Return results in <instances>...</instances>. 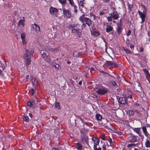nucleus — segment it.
Returning a JSON list of instances; mask_svg holds the SVG:
<instances>
[{
	"label": "nucleus",
	"instance_id": "23",
	"mask_svg": "<svg viewBox=\"0 0 150 150\" xmlns=\"http://www.w3.org/2000/svg\"><path fill=\"white\" fill-rule=\"evenodd\" d=\"M32 82L34 85H36L38 83V81L34 78L32 79Z\"/></svg>",
	"mask_w": 150,
	"mask_h": 150
},
{
	"label": "nucleus",
	"instance_id": "10",
	"mask_svg": "<svg viewBox=\"0 0 150 150\" xmlns=\"http://www.w3.org/2000/svg\"><path fill=\"white\" fill-rule=\"evenodd\" d=\"M25 25L24 18L23 17L22 19L19 20V22L18 24V26L20 28H23Z\"/></svg>",
	"mask_w": 150,
	"mask_h": 150
},
{
	"label": "nucleus",
	"instance_id": "49",
	"mask_svg": "<svg viewBox=\"0 0 150 150\" xmlns=\"http://www.w3.org/2000/svg\"><path fill=\"white\" fill-rule=\"evenodd\" d=\"M108 142H109L110 143V145H111V144H112V139H110L109 140H108Z\"/></svg>",
	"mask_w": 150,
	"mask_h": 150
},
{
	"label": "nucleus",
	"instance_id": "13",
	"mask_svg": "<svg viewBox=\"0 0 150 150\" xmlns=\"http://www.w3.org/2000/svg\"><path fill=\"white\" fill-rule=\"evenodd\" d=\"M117 30L118 34L120 33L122 30V24H117Z\"/></svg>",
	"mask_w": 150,
	"mask_h": 150
},
{
	"label": "nucleus",
	"instance_id": "15",
	"mask_svg": "<svg viewBox=\"0 0 150 150\" xmlns=\"http://www.w3.org/2000/svg\"><path fill=\"white\" fill-rule=\"evenodd\" d=\"M1 66L2 67L3 70H4L6 66V64L5 61L3 59L2 61H0Z\"/></svg>",
	"mask_w": 150,
	"mask_h": 150
},
{
	"label": "nucleus",
	"instance_id": "62",
	"mask_svg": "<svg viewBox=\"0 0 150 150\" xmlns=\"http://www.w3.org/2000/svg\"><path fill=\"white\" fill-rule=\"evenodd\" d=\"M82 83V81H80L79 82V84L80 85H81Z\"/></svg>",
	"mask_w": 150,
	"mask_h": 150
},
{
	"label": "nucleus",
	"instance_id": "2",
	"mask_svg": "<svg viewBox=\"0 0 150 150\" xmlns=\"http://www.w3.org/2000/svg\"><path fill=\"white\" fill-rule=\"evenodd\" d=\"M85 16V15L83 14L79 17V19L82 23H85L86 24L90 27L92 25V21L90 18Z\"/></svg>",
	"mask_w": 150,
	"mask_h": 150
},
{
	"label": "nucleus",
	"instance_id": "43",
	"mask_svg": "<svg viewBox=\"0 0 150 150\" xmlns=\"http://www.w3.org/2000/svg\"><path fill=\"white\" fill-rule=\"evenodd\" d=\"M112 17L111 16H108L107 17V19L108 21L109 22H111L112 21Z\"/></svg>",
	"mask_w": 150,
	"mask_h": 150
},
{
	"label": "nucleus",
	"instance_id": "18",
	"mask_svg": "<svg viewBox=\"0 0 150 150\" xmlns=\"http://www.w3.org/2000/svg\"><path fill=\"white\" fill-rule=\"evenodd\" d=\"M113 64L115 66V64L113 62L110 61H106L105 63V65L107 66H112Z\"/></svg>",
	"mask_w": 150,
	"mask_h": 150
},
{
	"label": "nucleus",
	"instance_id": "59",
	"mask_svg": "<svg viewBox=\"0 0 150 150\" xmlns=\"http://www.w3.org/2000/svg\"><path fill=\"white\" fill-rule=\"evenodd\" d=\"M103 2L105 3H107L109 1V0H103Z\"/></svg>",
	"mask_w": 150,
	"mask_h": 150
},
{
	"label": "nucleus",
	"instance_id": "16",
	"mask_svg": "<svg viewBox=\"0 0 150 150\" xmlns=\"http://www.w3.org/2000/svg\"><path fill=\"white\" fill-rule=\"evenodd\" d=\"M142 129L143 133H144L145 136L147 137H149V133L147 132L146 128L144 126L142 127Z\"/></svg>",
	"mask_w": 150,
	"mask_h": 150
},
{
	"label": "nucleus",
	"instance_id": "50",
	"mask_svg": "<svg viewBox=\"0 0 150 150\" xmlns=\"http://www.w3.org/2000/svg\"><path fill=\"white\" fill-rule=\"evenodd\" d=\"M131 33V30H129L128 31L127 33V36L129 35Z\"/></svg>",
	"mask_w": 150,
	"mask_h": 150
},
{
	"label": "nucleus",
	"instance_id": "32",
	"mask_svg": "<svg viewBox=\"0 0 150 150\" xmlns=\"http://www.w3.org/2000/svg\"><path fill=\"white\" fill-rule=\"evenodd\" d=\"M110 85H113L115 86H117V84L116 83L115 81H110Z\"/></svg>",
	"mask_w": 150,
	"mask_h": 150
},
{
	"label": "nucleus",
	"instance_id": "28",
	"mask_svg": "<svg viewBox=\"0 0 150 150\" xmlns=\"http://www.w3.org/2000/svg\"><path fill=\"white\" fill-rule=\"evenodd\" d=\"M34 25L35 26V30L36 31H40V27L39 25L37 24H34Z\"/></svg>",
	"mask_w": 150,
	"mask_h": 150
},
{
	"label": "nucleus",
	"instance_id": "36",
	"mask_svg": "<svg viewBox=\"0 0 150 150\" xmlns=\"http://www.w3.org/2000/svg\"><path fill=\"white\" fill-rule=\"evenodd\" d=\"M90 16L91 17H93V19L94 20H96L97 19V18H98V17L96 16V15L92 14V13H90Z\"/></svg>",
	"mask_w": 150,
	"mask_h": 150
},
{
	"label": "nucleus",
	"instance_id": "33",
	"mask_svg": "<svg viewBox=\"0 0 150 150\" xmlns=\"http://www.w3.org/2000/svg\"><path fill=\"white\" fill-rule=\"evenodd\" d=\"M44 59L45 61L48 62H50L51 61V59L48 56H47L45 58H44Z\"/></svg>",
	"mask_w": 150,
	"mask_h": 150
},
{
	"label": "nucleus",
	"instance_id": "63",
	"mask_svg": "<svg viewBox=\"0 0 150 150\" xmlns=\"http://www.w3.org/2000/svg\"><path fill=\"white\" fill-rule=\"evenodd\" d=\"M52 150H59L58 149H56V148H53L52 149Z\"/></svg>",
	"mask_w": 150,
	"mask_h": 150
},
{
	"label": "nucleus",
	"instance_id": "34",
	"mask_svg": "<svg viewBox=\"0 0 150 150\" xmlns=\"http://www.w3.org/2000/svg\"><path fill=\"white\" fill-rule=\"evenodd\" d=\"M53 67H55L56 69H59V64L55 63L53 64Z\"/></svg>",
	"mask_w": 150,
	"mask_h": 150
},
{
	"label": "nucleus",
	"instance_id": "6",
	"mask_svg": "<svg viewBox=\"0 0 150 150\" xmlns=\"http://www.w3.org/2000/svg\"><path fill=\"white\" fill-rule=\"evenodd\" d=\"M108 90L107 88H102L98 89L96 91L97 93L99 94H104L108 92Z\"/></svg>",
	"mask_w": 150,
	"mask_h": 150
},
{
	"label": "nucleus",
	"instance_id": "22",
	"mask_svg": "<svg viewBox=\"0 0 150 150\" xmlns=\"http://www.w3.org/2000/svg\"><path fill=\"white\" fill-rule=\"evenodd\" d=\"M76 148L79 150H81L82 149L81 144L79 143H77L76 146Z\"/></svg>",
	"mask_w": 150,
	"mask_h": 150
},
{
	"label": "nucleus",
	"instance_id": "5",
	"mask_svg": "<svg viewBox=\"0 0 150 150\" xmlns=\"http://www.w3.org/2000/svg\"><path fill=\"white\" fill-rule=\"evenodd\" d=\"M58 9L55 8L51 7L50 8V13L52 15H54L56 17L57 16Z\"/></svg>",
	"mask_w": 150,
	"mask_h": 150
},
{
	"label": "nucleus",
	"instance_id": "27",
	"mask_svg": "<svg viewBox=\"0 0 150 150\" xmlns=\"http://www.w3.org/2000/svg\"><path fill=\"white\" fill-rule=\"evenodd\" d=\"M26 34L24 33H22L21 34V40H23L25 39Z\"/></svg>",
	"mask_w": 150,
	"mask_h": 150
},
{
	"label": "nucleus",
	"instance_id": "31",
	"mask_svg": "<svg viewBox=\"0 0 150 150\" xmlns=\"http://www.w3.org/2000/svg\"><path fill=\"white\" fill-rule=\"evenodd\" d=\"M55 107L58 109L60 108V103L58 102H56L54 104Z\"/></svg>",
	"mask_w": 150,
	"mask_h": 150
},
{
	"label": "nucleus",
	"instance_id": "53",
	"mask_svg": "<svg viewBox=\"0 0 150 150\" xmlns=\"http://www.w3.org/2000/svg\"><path fill=\"white\" fill-rule=\"evenodd\" d=\"M98 144H94V146H93L94 149L96 148L97 145H98Z\"/></svg>",
	"mask_w": 150,
	"mask_h": 150
},
{
	"label": "nucleus",
	"instance_id": "3",
	"mask_svg": "<svg viewBox=\"0 0 150 150\" xmlns=\"http://www.w3.org/2000/svg\"><path fill=\"white\" fill-rule=\"evenodd\" d=\"M128 142H138V137L133 134H130V136L127 138Z\"/></svg>",
	"mask_w": 150,
	"mask_h": 150
},
{
	"label": "nucleus",
	"instance_id": "25",
	"mask_svg": "<svg viewBox=\"0 0 150 150\" xmlns=\"http://www.w3.org/2000/svg\"><path fill=\"white\" fill-rule=\"evenodd\" d=\"M23 45L25 48L27 46V42L25 39L22 40Z\"/></svg>",
	"mask_w": 150,
	"mask_h": 150
},
{
	"label": "nucleus",
	"instance_id": "57",
	"mask_svg": "<svg viewBox=\"0 0 150 150\" xmlns=\"http://www.w3.org/2000/svg\"><path fill=\"white\" fill-rule=\"evenodd\" d=\"M94 150H101V148H96L94 149Z\"/></svg>",
	"mask_w": 150,
	"mask_h": 150
},
{
	"label": "nucleus",
	"instance_id": "42",
	"mask_svg": "<svg viewBox=\"0 0 150 150\" xmlns=\"http://www.w3.org/2000/svg\"><path fill=\"white\" fill-rule=\"evenodd\" d=\"M93 34L95 35L96 36H98L100 35V33L97 31H94L93 32Z\"/></svg>",
	"mask_w": 150,
	"mask_h": 150
},
{
	"label": "nucleus",
	"instance_id": "60",
	"mask_svg": "<svg viewBox=\"0 0 150 150\" xmlns=\"http://www.w3.org/2000/svg\"><path fill=\"white\" fill-rule=\"evenodd\" d=\"M128 97L130 98L131 99L132 98V96L131 95H129V96H128Z\"/></svg>",
	"mask_w": 150,
	"mask_h": 150
},
{
	"label": "nucleus",
	"instance_id": "46",
	"mask_svg": "<svg viewBox=\"0 0 150 150\" xmlns=\"http://www.w3.org/2000/svg\"><path fill=\"white\" fill-rule=\"evenodd\" d=\"M86 26V25L85 24V23H83V24H82V25L81 26L82 29H83L84 28H85Z\"/></svg>",
	"mask_w": 150,
	"mask_h": 150
},
{
	"label": "nucleus",
	"instance_id": "39",
	"mask_svg": "<svg viewBox=\"0 0 150 150\" xmlns=\"http://www.w3.org/2000/svg\"><path fill=\"white\" fill-rule=\"evenodd\" d=\"M142 70L145 73V74H146V75L149 73L148 70L145 68L143 69Z\"/></svg>",
	"mask_w": 150,
	"mask_h": 150
},
{
	"label": "nucleus",
	"instance_id": "35",
	"mask_svg": "<svg viewBox=\"0 0 150 150\" xmlns=\"http://www.w3.org/2000/svg\"><path fill=\"white\" fill-rule=\"evenodd\" d=\"M127 113L130 116H133L134 115V112L132 110L128 111Z\"/></svg>",
	"mask_w": 150,
	"mask_h": 150
},
{
	"label": "nucleus",
	"instance_id": "29",
	"mask_svg": "<svg viewBox=\"0 0 150 150\" xmlns=\"http://www.w3.org/2000/svg\"><path fill=\"white\" fill-rule=\"evenodd\" d=\"M23 120L24 121L28 122L29 121V118L27 116L24 115L23 117Z\"/></svg>",
	"mask_w": 150,
	"mask_h": 150
},
{
	"label": "nucleus",
	"instance_id": "44",
	"mask_svg": "<svg viewBox=\"0 0 150 150\" xmlns=\"http://www.w3.org/2000/svg\"><path fill=\"white\" fill-rule=\"evenodd\" d=\"M136 145V144H135L134 143H133V144H128L127 146L128 147H130L132 146H135Z\"/></svg>",
	"mask_w": 150,
	"mask_h": 150
},
{
	"label": "nucleus",
	"instance_id": "9",
	"mask_svg": "<svg viewBox=\"0 0 150 150\" xmlns=\"http://www.w3.org/2000/svg\"><path fill=\"white\" fill-rule=\"evenodd\" d=\"M110 15L115 20H117L119 17L117 12L115 10L111 13Z\"/></svg>",
	"mask_w": 150,
	"mask_h": 150
},
{
	"label": "nucleus",
	"instance_id": "8",
	"mask_svg": "<svg viewBox=\"0 0 150 150\" xmlns=\"http://www.w3.org/2000/svg\"><path fill=\"white\" fill-rule=\"evenodd\" d=\"M63 14L66 17L70 18L71 16V13L69 10L66 9L65 8L63 9Z\"/></svg>",
	"mask_w": 150,
	"mask_h": 150
},
{
	"label": "nucleus",
	"instance_id": "56",
	"mask_svg": "<svg viewBox=\"0 0 150 150\" xmlns=\"http://www.w3.org/2000/svg\"><path fill=\"white\" fill-rule=\"evenodd\" d=\"M94 70V69L93 67H91L90 69V72H91L92 71H93Z\"/></svg>",
	"mask_w": 150,
	"mask_h": 150
},
{
	"label": "nucleus",
	"instance_id": "1",
	"mask_svg": "<svg viewBox=\"0 0 150 150\" xmlns=\"http://www.w3.org/2000/svg\"><path fill=\"white\" fill-rule=\"evenodd\" d=\"M25 52L24 55L25 63L26 65H29L31 63V56L33 53L34 51L32 49H29L28 50H26Z\"/></svg>",
	"mask_w": 150,
	"mask_h": 150
},
{
	"label": "nucleus",
	"instance_id": "48",
	"mask_svg": "<svg viewBox=\"0 0 150 150\" xmlns=\"http://www.w3.org/2000/svg\"><path fill=\"white\" fill-rule=\"evenodd\" d=\"M101 138L103 140H105V135H103L101 137Z\"/></svg>",
	"mask_w": 150,
	"mask_h": 150
},
{
	"label": "nucleus",
	"instance_id": "51",
	"mask_svg": "<svg viewBox=\"0 0 150 150\" xmlns=\"http://www.w3.org/2000/svg\"><path fill=\"white\" fill-rule=\"evenodd\" d=\"M138 135L140 137H141L142 139H143L144 138V136L142 135L141 133H140L139 134H138Z\"/></svg>",
	"mask_w": 150,
	"mask_h": 150
},
{
	"label": "nucleus",
	"instance_id": "26",
	"mask_svg": "<svg viewBox=\"0 0 150 150\" xmlns=\"http://www.w3.org/2000/svg\"><path fill=\"white\" fill-rule=\"evenodd\" d=\"M133 130L134 131L137 133L138 134L140 133V129L139 128H135Z\"/></svg>",
	"mask_w": 150,
	"mask_h": 150
},
{
	"label": "nucleus",
	"instance_id": "12",
	"mask_svg": "<svg viewBox=\"0 0 150 150\" xmlns=\"http://www.w3.org/2000/svg\"><path fill=\"white\" fill-rule=\"evenodd\" d=\"M81 31L80 29L76 28H74L72 30V33L74 34H77L78 35H80L81 34Z\"/></svg>",
	"mask_w": 150,
	"mask_h": 150
},
{
	"label": "nucleus",
	"instance_id": "40",
	"mask_svg": "<svg viewBox=\"0 0 150 150\" xmlns=\"http://www.w3.org/2000/svg\"><path fill=\"white\" fill-rule=\"evenodd\" d=\"M59 1L62 4H64L66 3V0H59Z\"/></svg>",
	"mask_w": 150,
	"mask_h": 150
},
{
	"label": "nucleus",
	"instance_id": "52",
	"mask_svg": "<svg viewBox=\"0 0 150 150\" xmlns=\"http://www.w3.org/2000/svg\"><path fill=\"white\" fill-rule=\"evenodd\" d=\"M26 79H29V75H28L26 77ZM25 81L26 82H27L28 81L27 80H26Z\"/></svg>",
	"mask_w": 150,
	"mask_h": 150
},
{
	"label": "nucleus",
	"instance_id": "64",
	"mask_svg": "<svg viewBox=\"0 0 150 150\" xmlns=\"http://www.w3.org/2000/svg\"><path fill=\"white\" fill-rule=\"evenodd\" d=\"M103 150H106V147L105 146H103Z\"/></svg>",
	"mask_w": 150,
	"mask_h": 150
},
{
	"label": "nucleus",
	"instance_id": "30",
	"mask_svg": "<svg viewBox=\"0 0 150 150\" xmlns=\"http://www.w3.org/2000/svg\"><path fill=\"white\" fill-rule=\"evenodd\" d=\"M35 93V91L33 88H32L29 90V93L32 96L34 95Z\"/></svg>",
	"mask_w": 150,
	"mask_h": 150
},
{
	"label": "nucleus",
	"instance_id": "37",
	"mask_svg": "<svg viewBox=\"0 0 150 150\" xmlns=\"http://www.w3.org/2000/svg\"><path fill=\"white\" fill-rule=\"evenodd\" d=\"M73 9H74V12L76 14L77 13V6L76 5L75 6H74V7H73Z\"/></svg>",
	"mask_w": 150,
	"mask_h": 150
},
{
	"label": "nucleus",
	"instance_id": "45",
	"mask_svg": "<svg viewBox=\"0 0 150 150\" xmlns=\"http://www.w3.org/2000/svg\"><path fill=\"white\" fill-rule=\"evenodd\" d=\"M69 3L71 5V6L72 7H74V6H75L76 5H75V4L73 1Z\"/></svg>",
	"mask_w": 150,
	"mask_h": 150
},
{
	"label": "nucleus",
	"instance_id": "47",
	"mask_svg": "<svg viewBox=\"0 0 150 150\" xmlns=\"http://www.w3.org/2000/svg\"><path fill=\"white\" fill-rule=\"evenodd\" d=\"M144 51V49L142 47H140L139 48V52H142Z\"/></svg>",
	"mask_w": 150,
	"mask_h": 150
},
{
	"label": "nucleus",
	"instance_id": "20",
	"mask_svg": "<svg viewBox=\"0 0 150 150\" xmlns=\"http://www.w3.org/2000/svg\"><path fill=\"white\" fill-rule=\"evenodd\" d=\"M102 116L99 114H96V119L98 121H100L102 119Z\"/></svg>",
	"mask_w": 150,
	"mask_h": 150
},
{
	"label": "nucleus",
	"instance_id": "38",
	"mask_svg": "<svg viewBox=\"0 0 150 150\" xmlns=\"http://www.w3.org/2000/svg\"><path fill=\"white\" fill-rule=\"evenodd\" d=\"M124 50L127 54H131L132 53L127 48H125Z\"/></svg>",
	"mask_w": 150,
	"mask_h": 150
},
{
	"label": "nucleus",
	"instance_id": "21",
	"mask_svg": "<svg viewBox=\"0 0 150 150\" xmlns=\"http://www.w3.org/2000/svg\"><path fill=\"white\" fill-rule=\"evenodd\" d=\"M112 27L110 25H108L106 27V31L108 33H109L112 30Z\"/></svg>",
	"mask_w": 150,
	"mask_h": 150
},
{
	"label": "nucleus",
	"instance_id": "61",
	"mask_svg": "<svg viewBox=\"0 0 150 150\" xmlns=\"http://www.w3.org/2000/svg\"><path fill=\"white\" fill-rule=\"evenodd\" d=\"M134 46L133 45H131L130 46V47L132 49V48H134Z\"/></svg>",
	"mask_w": 150,
	"mask_h": 150
},
{
	"label": "nucleus",
	"instance_id": "14",
	"mask_svg": "<svg viewBox=\"0 0 150 150\" xmlns=\"http://www.w3.org/2000/svg\"><path fill=\"white\" fill-rule=\"evenodd\" d=\"M119 101L121 104H125L127 103L126 99L125 97H121L120 98Z\"/></svg>",
	"mask_w": 150,
	"mask_h": 150
},
{
	"label": "nucleus",
	"instance_id": "58",
	"mask_svg": "<svg viewBox=\"0 0 150 150\" xmlns=\"http://www.w3.org/2000/svg\"><path fill=\"white\" fill-rule=\"evenodd\" d=\"M99 71L100 72L103 73H104V74L106 73V72H105L103 70H99Z\"/></svg>",
	"mask_w": 150,
	"mask_h": 150
},
{
	"label": "nucleus",
	"instance_id": "54",
	"mask_svg": "<svg viewBox=\"0 0 150 150\" xmlns=\"http://www.w3.org/2000/svg\"><path fill=\"white\" fill-rule=\"evenodd\" d=\"M81 53H78L76 55L77 57H79L80 55H81Z\"/></svg>",
	"mask_w": 150,
	"mask_h": 150
},
{
	"label": "nucleus",
	"instance_id": "4",
	"mask_svg": "<svg viewBox=\"0 0 150 150\" xmlns=\"http://www.w3.org/2000/svg\"><path fill=\"white\" fill-rule=\"evenodd\" d=\"M143 9L144 10L142 12L139 11H138L139 14L140 15V17L142 19V21L141 22V23H142L144 22L145 20L146 16V15L145 14L146 13V11L144 8Z\"/></svg>",
	"mask_w": 150,
	"mask_h": 150
},
{
	"label": "nucleus",
	"instance_id": "7",
	"mask_svg": "<svg viewBox=\"0 0 150 150\" xmlns=\"http://www.w3.org/2000/svg\"><path fill=\"white\" fill-rule=\"evenodd\" d=\"M38 101L37 99H35L34 101L33 100H30L28 103V105L30 106L31 107H35L36 105V104L38 103Z\"/></svg>",
	"mask_w": 150,
	"mask_h": 150
},
{
	"label": "nucleus",
	"instance_id": "11",
	"mask_svg": "<svg viewBox=\"0 0 150 150\" xmlns=\"http://www.w3.org/2000/svg\"><path fill=\"white\" fill-rule=\"evenodd\" d=\"M40 52L41 54L42 57L44 59V58H45L47 56L46 54L45 53L43 52V51H45V48H42L41 47L40 49Z\"/></svg>",
	"mask_w": 150,
	"mask_h": 150
},
{
	"label": "nucleus",
	"instance_id": "55",
	"mask_svg": "<svg viewBox=\"0 0 150 150\" xmlns=\"http://www.w3.org/2000/svg\"><path fill=\"white\" fill-rule=\"evenodd\" d=\"M104 13L103 11H100L99 13V14L100 15H103L104 14Z\"/></svg>",
	"mask_w": 150,
	"mask_h": 150
},
{
	"label": "nucleus",
	"instance_id": "17",
	"mask_svg": "<svg viewBox=\"0 0 150 150\" xmlns=\"http://www.w3.org/2000/svg\"><path fill=\"white\" fill-rule=\"evenodd\" d=\"M49 51L53 53H56L58 52L59 51V49L58 47L55 48H50L49 49Z\"/></svg>",
	"mask_w": 150,
	"mask_h": 150
},
{
	"label": "nucleus",
	"instance_id": "19",
	"mask_svg": "<svg viewBox=\"0 0 150 150\" xmlns=\"http://www.w3.org/2000/svg\"><path fill=\"white\" fill-rule=\"evenodd\" d=\"M92 140L94 142V144H99V139L96 137H93L92 138Z\"/></svg>",
	"mask_w": 150,
	"mask_h": 150
},
{
	"label": "nucleus",
	"instance_id": "24",
	"mask_svg": "<svg viewBox=\"0 0 150 150\" xmlns=\"http://www.w3.org/2000/svg\"><path fill=\"white\" fill-rule=\"evenodd\" d=\"M145 145L146 147H150V141L148 139L146 140V142L145 143Z\"/></svg>",
	"mask_w": 150,
	"mask_h": 150
},
{
	"label": "nucleus",
	"instance_id": "41",
	"mask_svg": "<svg viewBox=\"0 0 150 150\" xmlns=\"http://www.w3.org/2000/svg\"><path fill=\"white\" fill-rule=\"evenodd\" d=\"M83 2H84V1L83 0L80 1V2L79 3V6L83 7L84 6L83 4Z\"/></svg>",
	"mask_w": 150,
	"mask_h": 150
}]
</instances>
